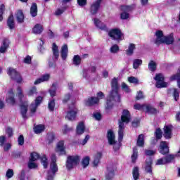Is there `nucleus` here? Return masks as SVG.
<instances>
[{"instance_id": "obj_27", "label": "nucleus", "mask_w": 180, "mask_h": 180, "mask_svg": "<svg viewBox=\"0 0 180 180\" xmlns=\"http://www.w3.org/2000/svg\"><path fill=\"white\" fill-rule=\"evenodd\" d=\"M9 47V40L8 39H4L1 46L0 48V53H5L6 49Z\"/></svg>"}, {"instance_id": "obj_7", "label": "nucleus", "mask_w": 180, "mask_h": 180, "mask_svg": "<svg viewBox=\"0 0 180 180\" xmlns=\"http://www.w3.org/2000/svg\"><path fill=\"white\" fill-rule=\"evenodd\" d=\"M105 98V95L102 91H100L97 94L96 97H91L85 100V105L86 106H93V105H96V103H99V99H103Z\"/></svg>"}, {"instance_id": "obj_51", "label": "nucleus", "mask_w": 180, "mask_h": 180, "mask_svg": "<svg viewBox=\"0 0 180 180\" xmlns=\"http://www.w3.org/2000/svg\"><path fill=\"white\" fill-rule=\"evenodd\" d=\"M13 175H14L13 169H8L6 173V178H7V179H11V178L13 177Z\"/></svg>"}, {"instance_id": "obj_48", "label": "nucleus", "mask_w": 180, "mask_h": 180, "mask_svg": "<svg viewBox=\"0 0 180 180\" xmlns=\"http://www.w3.org/2000/svg\"><path fill=\"white\" fill-rule=\"evenodd\" d=\"M16 96H18V98H19V99H22V98H23V96H25L23 95V90H22V87L18 86L16 89Z\"/></svg>"}, {"instance_id": "obj_45", "label": "nucleus", "mask_w": 180, "mask_h": 180, "mask_svg": "<svg viewBox=\"0 0 180 180\" xmlns=\"http://www.w3.org/2000/svg\"><path fill=\"white\" fill-rule=\"evenodd\" d=\"M89 156H86L82 159V165L83 167V168H86V167H88V165H89Z\"/></svg>"}, {"instance_id": "obj_25", "label": "nucleus", "mask_w": 180, "mask_h": 180, "mask_svg": "<svg viewBox=\"0 0 180 180\" xmlns=\"http://www.w3.org/2000/svg\"><path fill=\"white\" fill-rule=\"evenodd\" d=\"M60 54L62 60L67 59V56H68V46L67 44H65L62 46Z\"/></svg>"}, {"instance_id": "obj_56", "label": "nucleus", "mask_w": 180, "mask_h": 180, "mask_svg": "<svg viewBox=\"0 0 180 180\" xmlns=\"http://www.w3.org/2000/svg\"><path fill=\"white\" fill-rule=\"evenodd\" d=\"M28 167L30 169H33L34 168H37V165L36 164V162H34V161L30 160V162L28 163Z\"/></svg>"}, {"instance_id": "obj_18", "label": "nucleus", "mask_w": 180, "mask_h": 180, "mask_svg": "<svg viewBox=\"0 0 180 180\" xmlns=\"http://www.w3.org/2000/svg\"><path fill=\"white\" fill-rule=\"evenodd\" d=\"M143 110L150 115H157L158 113V110L150 105H146L143 107Z\"/></svg>"}, {"instance_id": "obj_33", "label": "nucleus", "mask_w": 180, "mask_h": 180, "mask_svg": "<svg viewBox=\"0 0 180 180\" xmlns=\"http://www.w3.org/2000/svg\"><path fill=\"white\" fill-rule=\"evenodd\" d=\"M153 164V159L151 158H149L146 160V165H145V169L146 172H148L150 174L151 172V165Z\"/></svg>"}, {"instance_id": "obj_34", "label": "nucleus", "mask_w": 180, "mask_h": 180, "mask_svg": "<svg viewBox=\"0 0 180 180\" xmlns=\"http://www.w3.org/2000/svg\"><path fill=\"white\" fill-rule=\"evenodd\" d=\"M30 15L32 18L37 16V4H36V3H33L31 6Z\"/></svg>"}, {"instance_id": "obj_57", "label": "nucleus", "mask_w": 180, "mask_h": 180, "mask_svg": "<svg viewBox=\"0 0 180 180\" xmlns=\"http://www.w3.org/2000/svg\"><path fill=\"white\" fill-rule=\"evenodd\" d=\"M110 53H117V51H119V46L115 44L112 46H111L110 49Z\"/></svg>"}, {"instance_id": "obj_30", "label": "nucleus", "mask_w": 180, "mask_h": 180, "mask_svg": "<svg viewBox=\"0 0 180 180\" xmlns=\"http://www.w3.org/2000/svg\"><path fill=\"white\" fill-rule=\"evenodd\" d=\"M7 26L11 30H12L13 29H15V20L13 19V15L8 17V19L7 20Z\"/></svg>"}, {"instance_id": "obj_15", "label": "nucleus", "mask_w": 180, "mask_h": 180, "mask_svg": "<svg viewBox=\"0 0 180 180\" xmlns=\"http://www.w3.org/2000/svg\"><path fill=\"white\" fill-rule=\"evenodd\" d=\"M164 137L169 139L172 137V125H165L164 127Z\"/></svg>"}, {"instance_id": "obj_2", "label": "nucleus", "mask_w": 180, "mask_h": 180, "mask_svg": "<svg viewBox=\"0 0 180 180\" xmlns=\"http://www.w3.org/2000/svg\"><path fill=\"white\" fill-rule=\"evenodd\" d=\"M131 120V115L129 110H123L121 119L119 120L118 130V141L122 143L123 140V131L124 130V124H127Z\"/></svg>"}, {"instance_id": "obj_3", "label": "nucleus", "mask_w": 180, "mask_h": 180, "mask_svg": "<svg viewBox=\"0 0 180 180\" xmlns=\"http://www.w3.org/2000/svg\"><path fill=\"white\" fill-rule=\"evenodd\" d=\"M51 162L50 165L51 172L49 171L48 172L47 180H53V178L56 172L58 171V167H57V163H56V162L57 161V158L56 157V155H52L51 157Z\"/></svg>"}, {"instance_id": "obj_1", "label": "nucleus", "mask_w": 180, "mask_h": 180, "mask_svg": "<svg viewBox=\"0 0 180 180\" xmlns=\"http://www.w3.org/2000/svg\"><path fill=\"white\" fill-rule=\"evenodd\" d=\"M112 91L107 98L106 109H112L113 108V102L120 101V95L119 94V84L117 79L114 78L111 82Z\"/></svg>"}, {"instance_id": "obj_55", "label": "nucleus", "mask_w": 180, "mask_h": 180, "mask_svg": "<svg viewBox=\"0 0 180 180\" xmlns=\"http://www.w3.org/2000/svg\"><path fill=\"white\" fill-rule=\"evenodd\" d=\"M5 11V5L1 4L0 6V22H2L4 20V17L2 16L4 15V11Z\"/></svg>"}, {"instance_id": "obj_5", "label": "nucleus", "mask_w": 180, "mask_h": 180, "mask_svg": "<svg viewBox=\"0 0 180 180\" xmlns=\"http://www.w3.org/2000/svg\"><path fill=\"white\" fill-rule=\"evenodd\" d=\"M81 158L78 155L68 156L66 161V168L68 169H72L74 167L78 165Z\"/></svg>"}, {"instance_id": "obj_61", "label": "nucleus", "mask_w": 180, "mask_h": 180, "mask_svg": "<svg viewBox=\"0 0 180 180\" xmlns=\"http://www.w3.org/2000/svg\"><path fill=\"white\" fill-rule=\"evenodd\" d=\"M72 130V128H68V127L67 125H65L63 127L62 131L63 133V134H67V133H68L69 131H71Z\"/></svg>"}, {"instance_id": "obj_11", "label": "nucleus", "mask_w": 180, "mask_h": 180, "mask_svg": "<svg viewBox=\"0 0 180 180\" xmlns=\"http://www.w3.org/2000/svg\"><path fill=\"white\" fill-rule=\"evenodd\" d=\"M7 74L11 77V79L16 81V82L20 83L22 82V77L16 70L9 68Z\"/></svg>"}, {"instance_id": "obj_64", "label": "nucleus", "mask_w": 180, "mask_h": 180, "mask_svg": "<svg viewBox=\"0 0 180 180\" xmlns=\"http://www.w3.org/2000/svg\"><path fill=\"white\" fill-rule=\"evenodd\" d=\"M91 75V72L88 69H84L83 70V77L84 78H88Z\"/></svg>"}, {"instance_id": "obj_38", "label": "nucleus", "mask_w": 180, "mask_h": 180, "mask_svg": "<svg viewBox=\"0 0 180 180\" xmlns=\"http://www.w3.org/2000/svg\"><path fill=\"white\" fill-rule=\"evenodd\" d=\"M27 95L28 96H34L35 95H37V89L36 88V86H33L30 89L29 91L27 92Z\"/></svg>"}, {"instance_id": "obj_41", "label": "nucleus", "mask_w": 180, "mask_h": 180, "mask_svg": "<svg viewBox=\"0 0 180 180\" xmlns=\"http://www.w3.org/2000/svg\"><path fill=\"white\" fill-rule=\"evenodd\" d=\"M148 68L150 71H155L157 70V63L154 60H150L148 63Z\"/></svg>"}, {"instance_id": "obj_14", "label": "nucleus", "mask_w": 180, "mask_h": 180, "mask_svg": "<svg viewBox=\"0 0 180 180\" xmlns=\"http://www.w3.org/2000/svg\"><path fill=\"white\" fill-rule=\"evenodd\" d=\"M159 151L160 154H162L163 155L165 154H168L169 153V149L168 148V143L165 141H161Z\"/></svg>"}, {"instance_id": "obj_42", "label": "nucleus", "mask_w": 180, "mask_h": 180, "mask_svg": "<svg viewBox=\"0 0 180 180\" xmlns=\"http://www.w3.org/2000/svg\"><path fill=\"white\" fill-rule=\"evenodd\" d=\"M141 64H143V60L141 59H135L133 62V68L134 70H137Z\"/></svg>"}, {"instance_id": "obj_40", "label": "nucleus", "mask_w": 180, "mask_h": 180, "mask_svg": "<svg viewBox=\"0 0 180 180\" xmlns=\"http://www.w3.org/2000/svg\"><path fill=\"white\" fill-rule=\"evenodd\" d=\"M137 146L139 147H143L144 146V135L140 134L137 140Z\"/></svg>"}, {"instance_id": "obj_26", "label": "nucleus", "mask_w": 180, "mask_h": 180, "mask_svg": "<svg viewBox=\"0 0 180 180\" xmlns=\"http://www.w3.org/2000/svg\"><path fill=\"white\" fill-rule=\"evenodd\" d=\"M43 30V25L40 24L35 25L34 27L32 28V32L34 33V34H41Z\"/></svg>"}, {"instance_id": "obj_19", "label": "nucleus", "mask_w": 180, "mask_h": 180, "mask_svg": "<svg viewBox=\"0 0 180 180\" xmlns=\"http://www.w3.org/2000/svg\"><path fill=\"white\" fill-rule=\"evenodd\" d=\"M56 153H58L60 155L65 154V148H64V141H60L58 143L56 147Z\"/></svg>"}, {"instance_id": "obj_50", "label": "nucleus", "mask_w": 180, "mask_h": 180, "mask_svg": "<svg viewBox=\"0 0 180 180\" xmlns=\"http://www.w3.org/2000/svg\"><path fill=\"white\" fill-rule=\"evenodd\" d=\"M133 178L134 180H137L139 179V167H136L134 168L133 169Z\"/></svg>"}, {"instance_id": "obj_63", "label": "nucleus", "mask_w": 180, "mask_h": 180, "mask_svg": "<svg viewBox=\"0 0 180 180\" xmlns=\"http://www.w3.org/2000/svg\"><path fill=\"white\" fill-rule=\"evenodd\" d=\"M43 44H44V41L42 39H39V51L41 53L44 51V46H43Z\"/></svg>"}, {"instance_id": "obj_31", "label": "nucleus", "mask_w": 180, "mask_h": 180, "mask_svg": "<svg viewBox=\"0 0 180 180\" xmlns=\"http://www.w3.org/2000/svg\"><path fill=\"white\" fill-rule=\"evenodd\" d=\"M84 131H85V124L84 122H79L76 129L77 134H83Z\"/></svg>"}, {"instance_id": "obj_58", "label": "nucleus", "mask_w": 180, "mask_h": 180, "mask_svg": "<svg viewBox=\"0 0 180 180\" xmlns=\"http://www.w3.org/2000/svg\"><path fill=\"white\" fill-rule=\"evenodd\" d=\"M64 11H65V8H58V9L55 11V15H56V16H60V15H63V13H64Z\"/></svg>"}, {"instance_id": "obj_4", "label": "nucleus", "mask_w": 180, "mask_h": 180, "mask_svg": "<svg viewBox=\"0 0 180 180\" xmlns=\"http://www.w3.org/2000/svg\"><path fill=\"white\" fill-rule=\"evenodd\" d=\"M44 96H46V91H41V96H39L35 98V103H32L30 105V116L34 114L37 109V106L43 102V98H44Z\"/></svg>"}, {"instance_id": "obj_10", "label": "nucleus", "mask_w": 180, "mask_h": 180, "mask_svg": "<svg viewBox=\"0 0 180 180\" xmlns=\"http://www.w3.org/2000/svg\"><path fill=\"white\" fill-rule=\"evenodd\" d=\"M134 9V6H121V11H122L120 14V18L122 20L129 19L130 14L128 12H131Z\"/></svg>"}, {"instance_id": "obj_60", "label": "nucleus", "mask_w": 180, "mask_h": 180, "mask_svg": "<svg viewBox=\"0 0 180 180\" xmlns=\"http://www.w3.org/2000/svg\"><path fill=\"white\" fill-rule=\"evenodd\" d=\"M122 89L124 91V92L129 93L131 92L130 88L125 83H122Z\"/></svg>"}, {"instance_id": "obj_35", "label": "nucleus", "mask_w": 180, "mask_h": 180, "mask_svg": "<svg viewBox=\"0 0 180 180\" xmlns=\"http://www.w3.org/2000/svg\"><path fill=\"white\" fill-rule=\"evenodd\" d=\"M57 83H53L52 84V86L49 89V94L51 98L56 96V95L57 94Z\"/></svg>"}, {"instance_id": "obj_59", "label": "nucleus", "mask_w": 180, "mask_h": 180, "mask_svg": "<svg viewBox=\"0 0 180 180\" xmlns=\"http://www.w3.org/2000/svg\"><path fill=\"white\" fill-rule=\"evenodd\" d=\"M129 82L131 84H139V79L134 77H130L128 78Z\"/></svg>"}, {"instance_id": "obj_21", "label": "nucleus", "mask_w": 180, "mask_h": 180, "mask_svg": "<svg viewBox=\"0 0 180 180\" xmlns=\"http://www.w3.org/2000/svg\"><path fill=\"white\" fill-rule=\"evenodd\" d=\"M50 79V75L49 74H45L42 75L41 77L38 78L35 82H34V85H39V84H41V82H46Z\"/></svg>"}, {"instance_id": "obj_52", "label": "nucleus", "mask_w": 180, "mask_h": 180, "mask_svg": "<svg viewBox=\"0 0 180 180\" xmlns=\"http://www.w3.org/2000/svg\"><path fill=\"white\" fill-rule=\"evenodd\" d=\"M56 107V102L54 99L50 100L48 104V108L49 110H54V108Z\"/></svg>"}, {"instance_id": "obj_28", "label": "nucleus", "mask_w": 180, "mask_h": 180, "mask_svg": "<svg viewBox=\"0 0 180 180\" xmlns=\"http://www.w3.org/2000/svg\"><path fill=\"white\" fill-rule=\"evenodd\" d=\"M101 157H102V153L101 152H98L94 155L93 160L94 167H98L99 161L101 160Z\"/></svg>"}, {"instance_id": "obj_13", "label": "nucleus", "mask_w": 180, "mask_h": 180, "mask_svg": "<svg viewBox=\"0 0 180 180\" xmlns=\"http://www.w3.org/2000/svg\"><path fill=\"white\" fill-rule=\"evenodd\" d=\"M155 39L154 40L155 44L156 46H160V44H164V39L165 36H164V32L162 30L156 31L155 34Z\"/></svg>"}, {"instance_id": "obj_36", "label": "nucleus", "mask_w": 180, "mask_h": 180, "mask_svg": "<svg viewBox=\"0 0 180 180\" xmlns=\"http://www.w3.org/2000/svg\"><path fill=\"white\" fill-rule=\"evenodd\" d=\"M113 176H115V172H113V169L108 168L105 172V179L110 180Z\"/></svg>"}, {"instance_id": "obj_17", "label": "nucleus", "mask_w": 180, "mask_h": 180, "mask_svg": "<svg viewBox=\"0 0 180 180\" xmlns=\"http://www.w3.org/2000/svg\"><path fill=\"white\" fill-rule=\"evenodd\" d=\"M107 139L108 140V144L110 146H113L116 143V138L115 136V133L112 130H108L107 132Z\"/></svg>"}, {"instance_id": "obj_32", "label": "nucleus", "mask_w": 180, "mask_h": 180, "mask_svg": "<svg viewBox=\"0 0 180 180\" xmlns=\"http://www.w3.org/2000/svg\"><path fill=\"white\" fill-rule=\"evenodd\" d=\"M100 6H101V4L95 2L93 3L90 9V12L91 15L96 14L98 13V11L99 10Z\"/></svg>"}, {"instance_id": "obj_62", "label": "nucleus", "mask_w": 180, "mask_h": 180, "mask_svg": "<svg viewBox=\"0 0 180 180\" xmlns=\"http://www.w3.org/2000/svg\"><path fill=\"white\" fill-rule=\"evenodd\" d=\"M18 141L19 146H23V144H25V138L23 137V135H20L18 137Z\"/></svg>"}, {"instance_id": "obj_44", "label": "nucleus", "mask_w": 180, "mask_h": 180, "mask_svg": "<svg viewBox=\"0 0 180 180\" xmlns=\"http://www.w3.org/2000/svg\"><path fill=\"white\" fill-rule=\"evenodd\" d=\"M41 162L44 168H47L49 165V162H47V156H46V155H44L41 157Z\"/></svg>"}, {"instance_id": "obj_43", "label": "nucleus", "mask_w": 180, "mask_h": 180, "mask_svg": "<svg viewBox=\"0 0 180 180\" xmlns=\"http://www.w3.org/2000/svg\"><path fill=\"white\" fill-rule=\"evenodd\" d=\"M82 58L78 55H75L72 59L74 65H79L81 64Z\"/></svg>"}, {"instance_id": "obj_53", "label": "nucleus", "mask_w": 180, "mask_h": 180, "mask_svg": "<svg viewBox=\"0 0 180 180\" xmlns=\"http://www.w3.org/2000/svg\"><path fill=\"white\" fill-rule=\"evenodd\" d=\"M155 134L157 140H160V139L162 137V131H161V129L158 128L156 129Z\"/></svg>"}, {"instance_id": "obj_23", "label": "nucleus", "mask_w": 180, "mask_h": 180, "mask_svg": "<svg viewBox=\"0 0 180 180\" xmlns=\"http://www.w3.org/2000/svg\"><path fill=\"white\" fill-rule=\"evenodd\" d=\"M15 19L18 23H23L25 22V15L23 12L20 10H18L15 13Z\"/></svg>"}, {"instance_id": "obj_6", "label": "nucleus", "mask_w": 180, "mask_h": 180, "mask_svg": "<svg viewBox=\"0 0 180 180\" xmlns=\"http://www.w3.org/2000/svg\"><path fill=\"white\" fill-rule=\"evenodd\" d=\"M108 35L112 40H117L120 41L124 39V35L122 33V31L119 29H112L108 32Z\"/></svg>"}, {"instance_id": "obj_9", "label": "nucleus", "mask_w": 180, "mask_h": 180, "mask_svg": "<svg viewBox=\"0 0 180 180\" xmlns=\"http://www.w3.org/2000/svg\"><path fill=\"white\" fill-rule=\"evenodd\" d=\"M154 79L156 81V88H167L168 86V83L164 82V75L162 74H157Z\"/></svg>"}, {"instance_id": "obj_12", "label": "nucleus", "mask_w": 180, "mask_h": 180, "mask_svg": "<svg viewBox=\"0 0 180 180\" xmlns=\"http://www.w3.org/2000/svg\"><path fill=\"white\" fill-rule=\"evenodd\" d=\"M52 50H53V57L52 58V60H50L49 61V67H53V65H54V63H56V61H57V60H58V57L60 56V53L58 52V46H57L56 43L53 44Z\"/></svg>"}, {"instance_id": "obj_8", "label": "nucleus", "mask_w": 180, "mask_h": 180, "mask_svg": "<svg viewBox=\"0 0 180 180\" xmlns=\"http://www.w3.org/2000/svg\"><path fill=\"white\" fill-rule=\"evenodd\" d=\"M78 113V109L75 107V105L69 107V109L67 112L65 119L70 120V122H73L77 118V114Z\"/></svg>"}, {"instance_id": "obj_29", "label": "nucleus", "mask_w": 180, "mask_h": 180, "mask_svg": "<svg viewBox=\"0 0 180 180\" xmlns=\"http://www.w3.org/2000/svg\"><path fill=\"white\" fill-rule=\"evenodd\" d=\"M134 50H136V44H129L128 49L126 50L127 56H133L134 53Z\"/></svg>"}, {"instance_id": "obj_37", "label": "nucleus", "mask_w": 180, "mask_h": 180, "mask_svg": "<svg viewBox=\"0 0 180 180\" xmlns=\"http://www.w3.org/2000/svg\"><path fill=\"white\" fill-rule=\"evenodd\" d=\"M44 129L46 128L43 124L37 125L34 128V133H36V134H40V133H42V131H44Z\"/></svg>"}, {"instance_id": "obj_39", "label": "nucleus", "mask_w": 180, "mask_h": 180, "mask_svg": "<svg viewBox=\"0 0 180 180\" xmlns=\"http://www.w3.org/2000/svg\"><path fill=\"white\" fill-rule=\"evenodd\" d=\"M138 157H139V152L137 151V148L135 147L133 149V154L131 155L132 162H134V163L136 162Z\"/></svg>"}, {"instance_id": "obj_54", "label": "nucleus", "mask_w": 180, "mask_h": 180, "mask_svg": "<svg viewBox=\"0 0 180 180\" xmlns=\"http://www.w3.org/2000/svg\"><path fill=\"white\" fill-rule=\"evenodd\" d=\"M175 157H176V155H167L165 158H166V161H169L167 162V164H169V162H173L174 160H175Z\"/></svg>"}, {"instance_id": "obj_46", "label": "nucleus", "mask_w": 180, "mask_h": 180, "mask_svg": "<svg viewBox=\"0 0 180 180\" xmlns=\"http://www.w3.org/2000/svg\"><path fill=\"white\" fill-rule=\"evenodd\" d=\"M172 91L174 101H177L179 99V90L178 89H173Z\"/></svg>"}, {"instance_id": "obj_16", "label": "nucleus", "mask_w": 180, "mask_h": 180, "mask_svg": "<svg viewBox=\"0 0 180 180\" xmlns=\"http://www.w3.org/2000/svg\"><path fill=\"white\" fill-rule=\"evenodd\" d=\"M94 23L96 27H97V29H100V30H104V31L108 30V27H106V25H105V23L101 21V20L98 18H94Z\"/></svg>"}, {"instance_id": "obj_49", "label": "nucleus", "mask_w": 180, "mask_h": 180, "mask_svg": "<svg viewBox=\"0 0 180 180\" xmlns=\"http://www.w3.org/2000/svg\"><path fill=\"white\" fill-rule=\"evenodd\" d=\"M40 156L39 155V153L36 152H33L30 154V161H36L37 160H39Z\"/></svg>"}, {"instance_id": "obj_22", "label": "nucleus", "mask_w": 180, "mask_h": 180, "mask_svg": "<svg viewBox=\"0 0 180 180\" xmlns=\"http://www.w3.org/2000/svg\"><path fill=\"white\" fill-rule=\"evenodd\" d=\"M28 106H29V105L27 104V102H24L20 105V113H21L23 119H26V117H27L26 114L27 113Z\"/></svg>"}, {"instance_id": "obj_24", "label": "nucleus", "mask_w": 180, "mask_h": 180, "mask_svg": "<svg viewBox=\"0 0 180 180\" xmlns=\"http://www.w3.org/2000/svg\"><path fill=\"white\" fill-rule=\"evenodd\" d=\"M174 41V34H170L168 36H165L163 44H167V46H169V44H172Z\"/></svg>"}, {"instance_id": "obj_20", "label": "nucleus", "mask_w": 180, "mask_h": 180, "mask_svg": "<svg viewBox=\"0 0 180 180\" xmlns=\"http://www.w3.org/2000/svg\"><path fill=\"white\" fill-rule=\"evenodd\" d=\"M13 94V89H10L7 94V98L6 99L7 103H10L11 105H15V98Z\"/></svg>"}, {"instance_id": "obj_47", "label": "nucleus", "mask_w": 180, "mask_h": 180, "mask_svg": "<svg viewBox=\"0 0 180 180\" xmlns=\"http://www.w3.org/2000/svg\"><path fill=\"white\" fill-rule=\"evenodd\" d=\"M169 162V160H167L166 158L158 159L156 165H165V164H168Z\"/></svg>"}]
</instances>
